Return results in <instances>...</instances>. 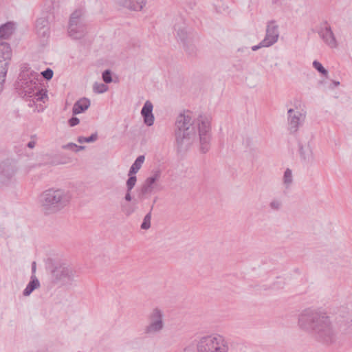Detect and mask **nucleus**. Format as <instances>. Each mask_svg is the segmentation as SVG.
<instances>
[{"label": "nucleus", "mask_w": 352, "mask_h": 352, "mask_svg": "<svg viewBox=\"0 0 352 352\" xmlns=\"http://www.w3.org/2000/svg\"><path fill=\"white\" fill-rule=\"evenodd\" d=\"M79 122L80 120L78 118L72 117L71 119H69V124L71 126H74L77 125L79 123Z\"/></svg>", "instance_id": "obj_35"}, {"label": "nucleus", "mask_w": 352, "mask_h": 352, "mask_svg": "<svg viewBox=\"0 0 352 352\" xmlns=\"http://www.w3.org/2000/svg\"><path fill=\"white\" fill-rule=\"evenodd\" d=\"M39 287L40 283L38 280L34 275H32L31 276V280L30 281V283L28 284V285L23 292V295L24 296H29L34 290L38 289Z\"/></svg>", "instance_id": "obj_22"}, {"label": "nucleus", "mask_w": 352, "mask_h": 352, "mask_svg": "<svg viewBox=\"0 0 352 352\" xmlns=\"http://www.w3.org/2000/svg\"><path fill=\"white\" fill-rule=\"evenodd\" d=\"M300 329L312 333L317 340L325 344H331L336 340V331L330 318L321 311L314 309L303 310L298 317Z\"/></svg>", "instance_id": "obj_2"}, {"label": "nucleus", "mask_w": 352, "mask_h": 352, "mask_svg": "<svg viewBox=\"0 0 352 352\" xmlns=\"http://www.w3.org/2000/svg\"><path fill=\"white\" fill-rule=\"evenodd\" d=\"M39 74L29 67L24 65L19 74L16 83V89L22 98H30L33 103L38 101L45 102L47 95L45 91L41 89L39 83ZM32 106V102L28 104Z\"/></svg>", "instance_id": "obj_3"}, {"label": "nucleus", "mask_w": 352, "mask_h": 352, "mask_svg": "<svg viewBox=\"0 0 352 352\" xmlns=\"http://www.w3.org/2000/svg\"><path fill=\"white\" fill-rule=\"evenodd\" d=\"M278 25L274 21H271L267 23L265 36L261 41V45L270 47L278 41Z\"/></svg>", "instance_id": "obj_16"}, {"label": "nucleus", "mask_w": 352, "mask_h": 352, "mask_svg": "<svg viewBox=\"0 0 352 352\" xmlns=\"http://www.w3.org/2000/svg\"><path fill=\"white\" fill-rule=\"evenodd\" d=\"M82 16L83 12L81 10H76L71 14L68 34L74 39H80L85 34L86 28Z\"/></svg>", "instance_id": "obj_9"}, {"label": "nucleus", "mask_w": 352, "mask_h": 352, "mask_svg": "<svg viewBox=\"0 0 352 352\" xmlns=\"http://www.w3.org/2000/svg\"><path fill=\"white\" fill-rule=\"evenodd\" d=\"M36 145V141L35 140H31L30 142H29L27 144V146L30 148H34Z\"/></svg>", "instance_id": "obj_37"}, {"label": "nucleus", "mask_w": 352, "mask_h": 352, "mask_svg": "<svg viewBox=\"0 0 352 352\" xmlns=\"http://www.w3.org/2000/svg\"><path fill=\"white\" fill-rule=\"evenodd\" d=\"M298 153L300 161L306 165H314L316 162L314 146L311 139L300 138L298 141Z\"/></svg>", "instance_id": "obj_11"}, {"label": "nucleus", "mask_w": 352, "mask_h": 352, "mask_svg": "<svg viewBox=\"0 0 352 352\" xmlns=\"http://www.w3.org/2000/svg\"><path fill=\"white\" fill-rule=\"evenodd\" d=\"M198 352H228V340L219 333H212L199 339L197 344Z\"/></svg>", "instance_id": "obj_5"}, {"label": "nucleus", "mask_w": 352, "mask_h": 352, "mask_svg": "<svg viewBox=\"0 0 352 352\" xmlns=\"http://www.w3.org/2000/svg\"><path fill=\"white\" fill-rule=\"evenodd\" d=\"M145 157L144 155H140L137 157V159L135 160L133 164L130 168V170L129 171L131 175H135L136 174L139 170L141 168L144 162Z\"/></svg>", "instance_id": "obj_23"}, {"label": "nucleus", "mask_w": 352, "mask_h": 352, "mask_svg": "<svg viewBox=\"0 0 352 352\" xmlns=\"http://www.w3.org/2000/svg\"><path fill=\"white\" fill-rule=\"evenodd\" d=\"M85 148V147L84 146H78L77 145V147H76L75 151L78 152L79 151L84 150Z\"/></svg>", "instance_id": "obj_39"}, {"label": "nucleus", "mask_w": 352, "mask_h": 352, "mask_svg": "<svg viewBox=\"0 0 352 352\" xmlns=\"http://www.w3.org/2000/svg\"><path fill=\"white\" fill-rule=\"evenodd\" d=\"M16 173L15 165L3 162L0 164V186H8L13 183Z\"/></svg>", "instance_id": "obj_14"}, {"label": "nucleus", "mask_w": 352, "mask_h": 352, "mask_svg": "<svg viewBox=\"0 0 352 352\" xmlns=\"http://www.w3.org/2000/svg\"><path fill=\"white\" fill-rule=\"evenodd\" d=\"M118 82V77L116 76H113V75L111 74V82Z\"/></svg>", "instance_id": "obj_40"}, {"label": "nucleus", "mask_w": 352, "mask_h": 352, "mask_svg": "<svg viewBox=\"0 0 352 352\" xmlns=\"http://www.w3.org/2000/svg\"><path fill=\"white\" fill-rule=\"evenodd\" d=\"M283 206V200L280 198H274L269 204V207L272 211H279Z\"/></svg>", "instance_id": "obj_26"}, {"label": "nucleus", "mask_w": 352, "mask_h": 352, "mask_svg": "<svg viewBox=\"0 0 352 352\" xmlns=\"http://www.w3.org/2000/svg\"><path fill=\"white\" fill-rule=\"evenodd\" d=\"M153 105L149 100H146L141 110V115L144 120V123L151 126L153 125L155 121V117L153 113Z\"/></svg>", "instance_id": "obj_18"}, {"label": "nucleus", "mask_w": 352, "mask_h": 352, "mask_svg": "<svg viewBox=\"0 0 352 352\" xmlns=\"http://www.w3.org/2000/svg\"><path fill=\"white\" fill-rule=\"evenodd\" d=\"M151 220V211H150L144 217V218L143 219V222L141 224V228L142 230H148V228H150Z\"/></svg>", "instance_id": "obj_29"}, {"label": "nucleus", "mask_w": 352, "mask_h": 352, "mask_svg": "<svg viewBox=\"0 0 352 352\" xmlns=\"http://www.w3.org/2000/svg\"><path fill=\"white\" fill-rule=\"evenodd\" d=\"M174 136L177 152L184 153L199 141L200 149L205 153L210 148V120L206 116L195 118L189 111L180 113L175 122Z\"/></svg>", "instance_id": "obj_1"}, {"label": "nucleus", "mask_w": 352, "mask_h": 352, "mask_svg": "<svg viewBox=\"0 0 352 352\" xmlns=\"http://www.w3.org/2000/svg\"><path fill=\"white\" fill-rule=\"evenodd\" d=\"M124 211H125V213H126L127 215L131 214L133 212V210H130V209H129V210H128V209H125V210H124Z\"/></svg>", "instance_id": "obj_41"}, {"label": "nucleus", "mask_w": 352, "mask_h": 352, "mask_svg": "<svg viewBox=\"0 0 352 352\" xmlns=\"http://www.w3.org/2000/svg\"><path fill=\"white\" fill-rule=\"evenodd\" d=\"M318 34L323 43L329 48L336 49L338 47V40L327 21L320 25Z\"/></svg>", "instance_id": "obj_13"}, {"label": "nucleus", "mask_w": 352, "mask_h": 352, "mask_svg": "<svg viewBox=\"0 0 352 352\" xmlns=\"http://www.w3.org/2000/svg\"><path fill=\"white\" fill-rule=\"evenodd\" d=\"M15 24L12 22H8L0 26V39H8L14 33Z\"/></svg>", "instance_id": "obj_20"}, {"label": "nucleus", "mask_w": 352, "mask_h": 352, "mask_svg": "<svg viewBox=\"0 0 352 352\" xmlns=\"http://www.w3.org/2000/svg\"><path fill=\"white\" fill-rule=\"evenodd\" d=\"M53 74H54L53 71L51 69H50V68H47L45 71L41 72V75L46 80L52 79V78L53 77Z\"/></svg>", "instance_id": "obj_32"}, {"label": "nucleus", "mask_w": 352, "mask_h": 352, "mask_svg": "<svg viewBox=\"0 0 352 352\" xmlns=\"http://www.w3.org/2000/svg\"><path fill=\"white\" fill-rule=\"evenodd\" d=\"M313 67L320 73H321L324 76H327L328 74V72L324 67L322 65V64L318 60H314L313 62Z\"/></svg>", "instance_id": "obj_30"}, {"label": "nucleus", "mask_w": 352, "mask_h": 352, "mask_svg": "<svg viewBox=\"0 0 352 352\" xmlns=\"http://www.w3.org/2000/svg\"><path fill=\"white\" fill-rule=\"evenodd\" d=\"M76 147H77V145L74 143H68L62 146L63 148L68 150H76Z\"/></svg>", "instance_id": "obj_34"}, {"label": "nucleus", "mask_w": 352, "mask_h": 352, "mask_svg": "<svg viewBox=\"0 0 352 352\" xmlns=\"http://www.w3.org/2000/svg\"><path fill=\"white\" fill-rule=\"evenodd\" d=\"M305 114L300 111L289 109L287 111L288 130L290 133H295L303 124Z\"/></svg>", "instance_id": "obj_15"}, {"label": "nucleus", "mask_w": 352, "mask_h": 352, "mask_svg": "<svg viewBox=\"0 0 352 352\" xmlns=\"http://www.w3.org/2000/svg\"><path fill=\"white\" fill-rule=\"evenodd\" d=\"M89 106L90 101L88 99L85 98H81L74 104L72 109L73 114L76 115L82 113L87 110Z\"/></svg>", "instance_id": "obj_21"}, {"label": "nucleus", "mask_w": 352, "mask_h": 352, "mask_svg": "<svg viewBox=\"0 0 352 352\" xmlns=\"http://www.w3.org/2000/svg\"><path fill=\"white\" fill-rule=\"evenodd\" d=\"M339 317L343 318V320H342V319H338V322H343L344 324V329L343 330L345 331L346 329L344 328V327H350L351 325V322H352V312L349 310H347L346 312H345V315L344 316H342L340 314H339Z\"/></svg>", "instance_id": "obj_25"}, {"label": "nucleus", "mask_w": 352, "mask_h": 352, "mask_svg": "<svg viewBox=\"0 0 352 352\" xmlns=\"http://www.w3.org/2000/svg\"><path fill=\"white\" fill-rule=\"evenodd\" d=\"M333 83L335 86H338L340 85V82L338 81H333Z\"/></svg>", "instance_id": "obj_43"}, {"label": "nucleus", "mask_w": 352, "mask_h": 352, "mask_svg": "<svg viewBox=\"0 0 352 352\" xmlns=\"http://www.w3.org/2000/svg\"><path fill=\"white\" fill-rule=\"evenodd\" d=\"M95 92L101 94L107 90V86L102 83H95L94 86Z\"/></svg>", "instance_id": "obj_31"}, {"label": "nucleus", "mask_w": 352, "mask_h": 352, "mask_svg": "<svg viewBox=\"0 0 352 352\" xmlns=\"http://www.w3.org/2000/svg\"><path fill=\"white\" fill-rule=\"evenodd\" d=\"M12 57V50L7 43H0V93L3 89L8 65Z\"/></svg>", "instance_id": "obj_10"}, {"label": "nucleus", "mask_w": 352, "mask_h": 352, "mask_svg": "<svg viewBox=\"0 0 352 352\" xmlns=\"http://www.w3.org/2000/svg\"><path fill=\"white\" fill-rule=\"evenodd\" d=\"M54 281L64 286H70L76 280V272L66 263H57L52 272Z\"/></svg>", "instance_id": "obj_7"}, {"label": "nucleus", "mask_w": 352, "mask_h": 352, "mask_svg": "<svg viewBox=\"0 0 352 352\" xmlns=\"http://www.w3.org/2000/svg\"><path fill=\"white\" fill-rule=\"evenodd\" d=\"M32 268V272L34 273L35 270H36V263L35 262H33Z\"/></svg>", "instance_id": "obj_42"}, {"label": "nucleus", "mask_w": 352, "mask_h": 352, "mask_svg": "<svg viewBox=\"0 0 352 352\" xmlns=\"http://www.w3.org/2000/svg\"><path fill=\"white\" fill-rule=\"evenodd\" d=\"M164 314L162 309L155 307L148 316V324L144 329L148 336H153L160 333L164 328Z\"/></svg>", "instance_id": "obj_8"}, {"label": "nucleus", "mask_w": 352, "mask_h": 352, "mask_svg": "<svg viewBox=\"0 0 352 352\" xmlns=\"http://www.w3.org/2000/svg\"><path fill=\"white\" fill-rule=\"evenodd\" d=\"M102 79L106 83L110 82V69H106L102 73Z\"/></svg>", "instance_id": "obj_33"}, {"label": "nucleus", "mask_w": 352, "mask_h": 352, "mask_svg": "<svg viewBox=\"0 0 352 352\" xmlns=\"http://www.w3.org/2000/svg\"><path fill=\"white\" fill-rule=\"evenodd\" d=\"M261 47H268L265 46V45H261V41L258 45L252 46V50L253 51H256V50H258L259 48H261Z\"/></svg>", "instance_id": "obj_36"}, {"label": "nucleus", "mask_w": 352, "mask_h": 352, "mask_svg": "<svg viewBox=\"0 0 352 352\" xmlns=\"http://www.w3.org/2000/svg\"><path fill=\"white\" fill-rule=\"evenodd\" d=\"M160 177L161 171L157 169L153 170L151 175L145 179L141 186L139 194V198L140 199H146L150 197L153 191L157 188V182L160 179Z\"/></svg>", "instance_id": "obj_12"}, {"label": "nucleus", "mask_w": 352, "mask_h": 352, "mask_svg": "<svg viewBox=\"0 0 352 352\" xmlns=\"http://www.w3.org/2000/svg\"><path fill=\"white\" fill-rule=\"evenodd\" d=\"M293 183L292 171L289 168H287L283 175V184L285 189H289Z\"/></svg>", "instance_id": "obj_24"}, {"label": "nucleus", "mask_w": 352, "mask_h": 352, "mask_svg": "<svg viewBox=\"0 0 352 352\" xmlns=\"http://www.w3.org/2000/svg\"><path fill=\"white\" fill-rule=\"evenodd\" d=\"M36 32L38 36L45 39L50 36V28L48 19L46 17L38 19L36 23Z\"/></svg>", "instance_id": "obj_19"}, {"label": "nucleus", "mask_w": 352, "mask_h": 352, "mask_svg": "<svg viewBox=\"0 0 352 352\" xmlns=\"http://www.w3.org/2000/svg\"><path fill=\"white\" fill-rule=\"evenodd\" d=\"M129 179L126 181V188L128 191H131V190L135 186L136 182H137V177L135 175H131V173H129Z\"/></svg>", "instance_id": "obj_28"}, {"label": "nucleus", "mask_w": 352, "mask_h": 352, "mask_svg": "<svg viewBox=\"0 0 352 352\" xmlns=\"http://www.w3.org/2000/svg\"><path fill=\"white\" fill-rule=\"evenodd\" d=\"M71 198V194L68 190L50 188L41 193L38 202L45 214H52L63 210L69 204Z\"/></svg>", "instance_id": "obj_4"}, {"label": "nucleus", "mask_w": 352, "mask_h": 352, "mask_svg": "<svg viewBox=\"0 0 352 352\" xmlns=\"http://www.w3.org/2000/svg\"><path fill=\"white\" fill-rule=\"evenodd\" d=\"M174 31L175 37L178 41L183 45L184 51L190 56H195L197 54V47L193 41V34L190 32L182 19H179L175 23Z\"/></svg>", "instance_id": "obj_6"}, {"label": "nucleus", "mask_w": 352, "mask_h": 352, "mask_svg": "<svg viewBox=\"0 0 352 352\" xmlns=\"http://www.w3.org/2000/svg\"><path fill=\"white\" fill-rule=\"evenodd\" d=\"M98 139V134L96 133H93L91 135H90L89 137H83V136H79L78 138V142L80 144H83V143H91V142H94L97 140Z\"/></svg>", "instance_id": "obj_27"}, {"label": "nucleus", "mask_w": 352, "mask_h": 352, "mask_svg": "<svg viewBox=\"0 0 352 352\" xmlns=\"http://www.w3.org/2000/svg\"><path fill=\"white\" fill-rule=\"evenodd\" d=\"M113 5L119 8H126L130 11L141 12L146 6V0H111Z\"/></svg>", "instance_id": "obj_17"}, {"label": "nucleus", "mask_w": 352, "mask_h": 352, "mask_svg": "<svg viewBox=\"0 0 352 352\" xmlns=\"http://www.w3.org/2000/svg\"><path fill=\"white\" fill-rule=\"evenodd\" d=\"M125 199L128 201H130L131 200V191H128L126 192V195H125Z\"/></svg>", "instance_id": "obj_38"}]
</instances>
